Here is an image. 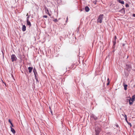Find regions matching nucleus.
<instances>
[{"instance_id": "nucleus-1", "label": "nucleus", "mask_w": 135, "mask_h": 135, "mask_svg": "<svg viewBox=\"0 0 135 135\" xmlns=\"http://www.w3.org/2000/svg\"><path fill=\"white\" fill-rule=\"evenodd\" d=\"M135 100V95H134L132 97V98H130L129 100V103L130 105H132L133 104V102Z\"/></svg>"}, {"instance_id": "nucleus-2", "label": "nucleus", "mask_w": 135, "mask_h": 135, "mask_svg": "<svg viewBox=\"0 0 135 135\" xmlns=\"http://www.w3.org/2000/svg\"><path fill=\"white\" fill-rule=\"evenodd\" d=\"M103 14L100 15L97 20V22L101 23L102 22V20L103 19Z\"/></svg>"}, {"instance_id": "nucleus-3", "label": "nucleus", "mask_w": 135, "mask_h": 135, "mask_svg": "<svg viewBox=\"0 0 135 135\" xmlns=\"http://www.w3.org/2000/svg\"><path fill=\"white\" fill-rule=\"evenodd\" d=\"M11 59L12 61L13 62L14 61H16L17 59V58L15 55L12 54L11 56Z\"/></svg>"}, {"instance_id": "nucleus-4", "label": "nucleus", "mask_w": 135, "mask_h": 135, "mask_svg": "<svg viewBox=\"0 0 135 135\" xmlns=\"http://www.w3.org/2000/svg\"><path fill=\"white\" fill-rule=\"evenodd\" d=\"M95 135H98L100 132V129L99 128H98L95 129Z\"/></svg>"}, {"instance_id": "nucleus-5", "label": "nucleus", "mask_w": 135, "mask_h": 135, "mask_svg": "<svg viewBox=\"0 0 135 135\" xmlns=\"http://www.w3.org/2000/svg\"><path fill=\"white\" fill-rule=\"evenodd\" d=\"M126 66L127 68H131V63H127L126 64Z\"/></svg>"}, {"instance_id": "nucleus-6", "label": "nucleus", "mask_w": 135, "mask_h": 135, "mask_svg": "<svg viewBox=\"0 0 135 135\" xmlns=\"http://www.w3.org/2000/svg\"><path fill=\"white\" fill-rule=\"evenodd\" d=\"M33 71L34 73L35 76L36 77V75L37 74V73L36 71V70L35 68H34V69H33Z\"/></svg>"}, {"instance_id": "nucleus-7", "label": "nucleus", "mask_w": 135, "mask_h": 135, "mask_svg": "<svg viewBox=\"0 0 135 135\" xmlns=\"http://www.w3.org/2000/svg\"><path fill=\"white\" fill-rule=\"evenodd\" d=\"M10 128H11V131L13 133L15 134V131L14 129L12 127V126H10Z\"/></svg>"}, {"instance_id": "nucleus-8", "label": "nucleus", "mask_w": 135, "mask_h": 135, "mask_svg": "<svg viewBox=\"0 0 135 135\" xmlns=\"http://www.w3.org/2000/svg\"><path fill=\"white\" fill-rule=\"evenodd\" d=\"M85 9L86 12H88L89 10V8L88 6H86L85 8Z\"/></svg>"}, {"instance_id": "nucleus-9", "label": "nucleus", "mask_w": 135, "mask_h": 135, "mask_svg": "<svg viewBox=\"0 0 135 135\" xmlns=\"http://www.w3.org/2000/svg\"><path fill=\"white\" fill-rule=\"evenodd\" d=\"M22 30V31L23 32H24L26 31V27L25 25H23V26Z\"/></svg>"}, {"instance_id": "nucleus-10", "label": "nucleus", "mask_w": 135, "mask_h": 135, "mask_svg": "<svg viewBox=\"0 0 135 135\" xmlns=\"http://www.w3.org/2000/svg\"><path fill=\"white\" fill-rule=\"evenodd\" d=\"M118 2L121 3L122 4H124V2L122 0H118Z\"/></svg>"}, {"instance_id": "nucleus-11", "label": "nucleus", "mask_w": 135, "mask_h": 135, "mask_svg": "<svg viewBox=\"0 0 135 135\" xmlns=\"http://www.w3.org/2000/svg\"><path fill=\"white\" fill-rule=\"evenodd\" d=\"M27 25H29L30 26H31V22L29 21H27Z\"/></svg>"}, {"instance_id": "nucleus-12", "label": "nucleus", "mask_w": 135, "mask_h": 135, "mask_svg": "<svg viewBox=\"0 0 135 135\" xmlns=\"http://www.w3.org/2000/svg\"><path fill=\"white\" fill-rule=\"evenodd\" d=\"M113 47H115V45L116 43V40L113 41Z\"/></svg>"}, {"instance_id": "nucleus-13", "label": "nucleus", "mask_w": 135, "mask_h": 135, "mask_svg": "<svg viewBox=\"0 0 135 135\" xmlns=\"http://www.w3.org/2000/svg\"><path fill=\"white\" fill-rule=\"evenodd\" d=\"M127 85L126 84H125L124 85V89L125 90H126L127 89Z\"/></svg>"}, {"instance_id": "nucleus-14", "label": "nucleus", "mask_w": 135, "mask_h": 135, "mask_svg": "<svg viewBox=\"0 0 135 135\" xmlns=\"http://www.w3.org/2000/svg\"><path fill=\"white\" fill-rule=\"evenodd\" d=\"M8 121H9V122L10 123V124H11V126H12V127H13V125L12 124V122H11L10 120V119H9L8 120Z\"/></svg>"}, {"instance_id": "nucleus-15", "label": "nucleus", "mask_w": 135, "mask_h": 135, "mask_svg": "<svg viewBox=\"0 0 135 135\" xmlns=\"http://www.w3.org/2000/svg\"><path fill=\"white\" fill-rule=\"evenodd\" d=\"M45 10L46 13H47V12H49V10L47 7H45Z\"/></svg>"}, {"instance_id": "nucleus-16", "label": "nucleus", "mask_w": 135, "mask_h": 135, "mask_svg": "<svg viewBox=\"0 0 135 135\" xmlns=\"http://www.w3.org/2000/svg\"><path fill=\"white\" fill-rule=\"evenodd\" d=\"M32 68H28L29 71V72L30 73H31V71L32 70Z\"/></svg>"}, {"instance_id": "nucleus-17", "label": "nucleus", "mask_w": 135, "mask_h": 135, "mask_svg": "<svg viewBox=\"0 0 135 135\" xmlns=\"http://www.w3.org/2000/svg\"><path fill=\"white\" fill-rule=\"evenodd\" d=\"M122 115L123 116H124V117L125 119H127V115H126L125 114H124V115L123 114H122Z\"/></svg>"}, {"instance_id": "nucleus-18", "label": "nucleus", "mask_w": 135, "mask_h": 135, "mask_svg": "<svg viewBox=\"0 0 135 135\" xmlns=\"http://www.w3.org/2000/svg\"><path fill=\"white\" fill-rule=\"evenodd\" d=\"M30 17V15L28 16V17H27V21H29V19Z\"/></svg>"}, {"instance_id": "nucleus-19", "label": "nucleus", "mask_w": 135, "mask_h": 135, "mask_svg": "<svg viewBox=\"0 0 135 135\" xmlns=\"http://www.w3.org/2000/svg\"><path fill=\"white\" fill-rule=\"evenodd\" d=\"M53 21L55 22H56L58 21V20L57 19H55L54 20H53Z\"/></svg>"}, {"instance_id": "nucleus-20", "label": "nucleus", "mask_w": 135, "mask_h": 135, "mask_svg": "<svg viewBox=\"0 0 135 135\" xmlns=\"http://www.w3.org/2000/svg\"><path fill=\"white\" fill-rule=\"evenodd\" d=\"M126 7H129V5L128 4H126Z\"/></svg>"}, {"instance_id": "nucleus-21", "label": "nucleus", "mask_w": 135, "mask_h": 135, "mask_svg": "<svg viewBox=\"0 0 135 135\" xmlns=\"http://www.w3.org/2000/svg\"><path fill=\"white\" fill-rule=\"evenodd\" d=\"M43 17L44 18H47V16L46 15H44L43 16Z\"/></svg>"}, {"instance_id": "nucleus-22", "label": "nucleus", "mask_w": 135, "mask_h": 135, "mask_svg": "<svg viewBox=\"0 0 135 135\" xmlns=\"http://www.w3.org/2000/svg\"><path fill=\"white\" fill-rule=\"evenodd\" d=\"M114 40H116V39H117V37L116 36H114Z\"/></svg>"}, {"instance_id": "nucleus-23", "label": "nucleus", "mask_w": 135, "mask_h": 135, "mask_svg": "<svg viewBox=\"0 0 135 135\" xmlns=\"http://www.w3.org/2000/svg\"><path fill=\"white\" fill-rule=\"evenodd\" d=\"M93 3L95 4H96V1H94Z\"/></svg>"}, {"instance_id": "nucleus-24", "label": "nucleus", "mask_w": 135, "mask_h": 135, "mask_svg": "<svg viewBox=\"0 0 135 135\" xmlns=\"http://www.w3.org/2000/svg\"><path fill=\"white\" fill-rule=\"evenodd\" d=\"M47 13H48V15L49 16H50L51 15L49 13V12H47Z\"/></svg>"}, {"instance_id": "nucleus-25", "label": "nucleus", "mask_w": 135, "mask_h": 135, "mask_svg": "<svg viewBox=\"0 0 135 135\" xmlns=\"http://www.w3.org/2000/svg\"><path fill=\"white\" fill-rule=\"evenodd\" d=\"M109 82L108 81V82L107 83V85H108L109 84Z\"/></svg>"}, {"instance_id": "nucleus-26", "label": "nucleus", "mask_w": 135, "mask_h": 135, "mask_svg": "<svg viewBox=\"0 0 135 135\" xmlns=\"http://www.w3.org/2000/svg\"><path fill=\"white\" fill-rule=\"evenodd\" d=\"M68 21V17H67V18L66 20V22H67Z\"/></svg>"}, {"instance_id": "nucleus-27", "label": "nucleus", "mask_w": 135, "mask_h": 135, "mask_svg": "<svg viewBox=\"0 0 135 135\" xmlns=\"http://www.w3.org/2000/svg\"><path fill=\"white\" fill-rule=\"evenodd\" d=\"M133 16L134 17H135V14H133Z\"/></svg>"}, {"instance_id": "nucleus-28", "label": "nucleus", "mask_w": 135, "mask_h": 135, "mask_svg": "<svg viewBox=\"0 0 135 135\" xmlns=\"http://www.w3.org/2000/svg\"><path fill=\"white\" fill-rule=\"evenodd\" d=\"M94 118L95 120H96L97 119V117H95Z\"/></svg>"}, {"instance_id": "nucleus-29", "label": "nucleus", "mask_w": 135, "mask_h": 135, "mask_svg": "<svg viewBox=\"0 0 135 135\" xmlns=\"http://www.w3.org/2000/svg\"><path fill=\"white\" fill-rule=\"evenodd\" d=\"M51 113L52 114V115L53 114H52V111L51 110Z\"/></svg>"}, {"instance_id": "nucleus-30", "label": "nucleus", "mask_w": 135, "mask_h": 135, "mask_svg": "<svg viewBox=\"0 0 135 135\" xmlns=\"http://www.w3.org/2000/svg\"><path fill=\"white\" fill-rule=\"evenodd\" d=\"M125 119V120H126V121H127V119Z\"/></svg>"}, {"instance_id": "nucleus-31", "label": "nucleus", "mask_w": 135, "mask_h": 135, "mask_svg": "<svg viewBox=\"0 0 135 135\" xmlns=\"http://www.w3.org/2000/svg\"><path fill=\"white\" fill-rule=\"evenodd\" d=\"M124 44H123V46H124Z\"/></svg>"}, {"instance_id": "nucleus-32", "label": "nucleus", "mask_w": 135, "mask_h": 135, "mask_svg": "<svg viewBox=\"0 0 135 135\" xmlns=\"http://www.w3.org/2000/svg\"><path fill=\"white\" fill-rule=\"evenodd\" d=\"M128 56L127 57V59H128Z\"/></svg>"}, {"instance_id": "nucleus-33", "label": "nucleus", "mask_w": 135, "mask_h": 135, "mask_svg": "<svg viewBox=\"0 0 135 135\" xmlns=\"http://www.w3.org/2000/svg\"><path fill=\"white\" fill-rule=\"evenodd\" d=\"M108 80L109 81V78H108Z\"/></svg>"}, {"instance_id": "nucleus-34", "label": "nucleus", "mask_w": 135, "mask_h": 135, "mask_svg": "<svg viewBox=\"0 0 135 135\" xmlns=\"http://www.w3.org/2000/svg\"><path fill=\"white\" fill-rule=\"evenodd\" d=\"M26 16H28V13H27V15Z\"/></svg>"}, {"instance_id": "nucleus-35", "label": "nucleus", "mask_w": 135, "mask_h": 135, "mask_svg": "<svg viewBox=\"0 0 135 135\" xmlns=\"http://www.w3.org/2000/svg\"><path fill=\"white\" fill-rule=\"evenodd\" d=\"M28 68H31V67H28Z\"/></svg>"}, {"instance_id": "nucleus-36", "label": "nucleus", "mask_w": 135, "mask_h": 135, "mask_svg": "<svg viewBox=\"0 0 135 135\" xmlns=\"http://www.w3.org/2000/svg\"><path fill=\"white\" fill-rule=\"evenodd\" d=\"M87 66H84V67H87Z\"/></svg>"}, {"instance_id": "nucleus-37", "label": "nucleus", "mask_w": 135, "mask_h": 135, "mask_svg": "<svg viewBox=\"0 0 135 135\" xmlns=\"http://www.w3.org/2000/svg\"><path fill=\"white\" fill-rule=\"evenodd\" d=\"M131 124V123H130L129 124Z\"/></svg>"}, {"instance_id": "nucleus-38", "label": "nucleus", "mask_w": 135, "mask_h": 135, "mask_svg": "<svg viewBox=\"0 0 135 135\" xmlns=\"http://www.w3.org/2000/svg\"><path fill=\"white\" fill-rule=\"evenodd\" d=\"M131 124V123H130L129 124Z\"/></svg>"}]
</instances>
